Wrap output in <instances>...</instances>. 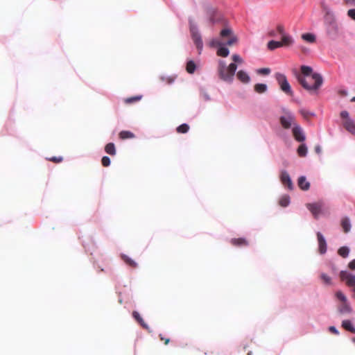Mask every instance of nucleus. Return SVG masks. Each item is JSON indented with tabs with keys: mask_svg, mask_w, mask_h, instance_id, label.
<instances>
[{
	"mask_svg": "<svg viewBox=\"0 0 355 355\" xmlns=\"http://www.w3.org/2000/svg\"><path fill=\"white\" fill-rule=\"evenodd\" d=\"M347 16L355 21V8L354 9H349L348 11H347Z\"/></svg>",
	"mask_w": 355,
	"mask_h": 355,
	"instance_id": "43",
	"label": "nucleus"
},
{
	"mask_svg": "<svg viewBox=\"0 0 355 355\" xmlns=\"http://www.w3.org/2000/svg\"><path fill=\"white\" fill-rule=\"evenodd\" d=\"M279 122L284 129H289L292 126L294 127L295 125H297L295 123V118L293 114L291 112H285L284 114L280 116Z\"/></svg>",
	"mask_w": 355,
	"mask_h": 355,
	"instance_id": "7",
	"label": "nucleus"
},
{
	"mask_svg": "<svg viewBox=\"0 0 355 355\" xmlns=\"http://www.w3.org/2000/svg\"><path fill=\"white\" fill-rule=\"evenodd\" d=\"M258 73L262 75H268L270 73V69L269 68H261L257 71Z\"/></svg>",
	"mask_w": 355,
	"mask_h": 355,
	"instance_id": "41",
	"label": "nucleus"
},
{
	"mask_svg": "<svg viewBox=\"0 0 355 355\" xmlns=\"http://www.w3.org/2000/svg\"><path fill=\"white\" fill-rule=\"evenodd\" d=\"M275 78L282 92H284L285 94L289 96L293 95V92L291 89V85L288 83L287 78L284 74L281 73H275Z\"/></svg>",
	"mask_w": 355,
	"mask_h": 355,
	"instance_id": "3",
	"label": "nucleus"
},
{
	"mask_svg": "<svg viewBox=\"0 0 355 355\" xmlns=\"http://www.w3.org/2000/svg\"><path fill=\"white\" fill-rule=\"evenodd\" d=\"M297 153L300 157H305L307 154V146L306 144H300L297 148Z\"/></svg>",
	"mask_w": 355,
	"mask_h": 355,
	"instance_id": "26",
	"label": "nucleus"
},
{
	"mask_svg": "<svg viewBox=\"0 0 355 355\" xmlns=\"http://www.w3.org/2000/svg\"><path fill=\"white\" fill-rule=\"evenodd\" d=\"M315 151L317 154H320L321 153V148L319 146H316L315 147Z\"/></svg>",
	"mask_w": 355,
	"mask_h": 355,
	"instance_id": "49",
	"label": "nucleus"
},
{
	"mask_svg": "<svg viewBox=\"0 0 355 355\" xmlns=\"http://www.w3.org/2000/svg\"><path fill=\"white\" fill-rule=\"evenodd\" d=\"M277 31L282 36L283 35H285L284 32V27L282 24H279L277 26Z\"/></svg>",
	"mask_w": 355,
	"mask_h": 355,
	"instance_id": "44",
	"label": "nucleus"
},
{
	"mask_svg": "<svg viewBox=\"0 0 355 355\" xmlns=\"http://www.w3.org/2000/svg\"><path fill=\"white\" fill-rule=\"evenodd\" d=\"M340 118L343 120V127L352 135H355V123L349 116L347 111H342L340 112Z\"/></svg>",
	"mask_w": 355,
	"mask_h": 355,
	"instance_id": "5",
	"label": "nucleus"
},
{
	"mask_svg": "<svg viewBox=\"0 0 355 355\" xmlns=\"http://www.w3.org/2000/svg\"><path fill=\"white\" fill-rule=\"evenodd\" d=\"M141 98H142L141 95L135 96H132V97H130V98H126L124 99V102L126 104H131V103H134L139 101L141 99Z\"/></svg>",
	"mask_w": 355,
	"mask_h": 355,
	"instance_id": "31",
	"label": "nucleus"
},
{
	"mask_svg": "<svg viewBox=\"0 0 355 355\" xmlns=\"http://www.w3.org/2000/svg\"><path fill=\"white\" fill-rule=\"evenodd\" d=\"M229 53H230L229 49L227 48H226L225 46H224L223 45H221L220 46H219L217 50V52H216V54L218 56H220V57H223V58L227 57Z\"/></svg>",
	"mask_w": 355,
	"mask_h": 355,
	"instance_id": "23",
	"label": "nucleus"
},
{
	"mask_svg": "<svg viewBox=\"0 0 355 355\" xmlns=\"http://www.w3.org/2000/svg\"><path fill=\"white\" fill-rule=\"evenodd\" d=\"M236 77L241 83L244 84L248 83L250 80L249 75L243 70H240L237 72Z\"/></svg>",
	"mask_w": 355,
	"mask_h": 355,
	"instance_id": "16",
	"label": "nucleus"
},
{
	"mask_svg": "<svg viewBox=\"0 0 355 355\" xmlns=\"http://www.w3.org/2000/svg\"><path fill=\"white\" fill-rule=\"evenodd\" d=\"M105 151L110 155H115L116 148L114 144L113 143H108L105 146Z\"/></svg>",
	"mask_w": 355,
	"mask_h": 355,
	"instance_id": "25",
	"label": "nucleus"
},
{
	"mask_svg": "<svg viewBox=\"0 0 355 355\" xmlns=\"http://www.w3.org/2000/svg\"><path fill=\"white\" fill-rule=\"evenodd\" d=\"M342 327L345 330H347L351 333L355 334V327L352 325L350 320H343L342 322Z\"/></svg>",
	"mask_w": 355,
	"mask_h": 355,
	"instance_id": "20",
	"label": "nucleus"
},
{
	"mask_svg": "<svg viewBox=\"0 0 355 355\" xmlns=\"http://www.w3.org/2000/svg\"><path fill=\"white\" fill-rule=\"evenodd\" d=\"M196 64L192 60H190L187 63L186 69L189 73H193L196 70Z\"/></svg>",
	"mask_w": 355,
	"mask_h": 355,
	"instance_id": "32",
	"label": "nucleus"
},
{
	"mask_svg": "<svg viewBox=\"0 0 355 355\" xmlns=\"http://www.w3.org/2000/svg\"><path fill=\"white\" fill-rule=\"evenodd\" d=\"M159 337L162 341H164L165 345H168L169 343L170 339L168 338H164L162 334H159Z\"/></svg>",
	"mask_w": 355,
	"mask_h": 355,
	"instance_id": "45",
	"label": "nucleus"
},
{
	"mask_svg": "<svg viewBox=\"0 0 355 355\" xmlns=\"http://www.w3.org/2000/svg\"><path fill=\"white\" fill-rule=\"evenodd\" d=\"M132 317L135 319V320L139 323V324L145 329L148 330L149 332L151 331L150 330V328L148 325L144 322L143 318L140 316L139 313L137 311H133L132 312Z\"/></svg>",
	"mask_w": 355,
	"mask_h": 355,
	"instance_id": "15",
	"label": "nucleus"
},
{
	"mask_svg": "<svg viewBox=\"0 0 355 355\" xmlns=\"http://www.w3.org/2000/svg\"><path fill=\"white\" fill-rule=\"evenodd\" d=\"M293 135L295 139L299 142H302L305 140V135L302 128L299 125H295L292 129Z\"/></svg>",
	"mask_w": 355,
	"mask_h": 355,
	"instance_id": "11",
	"label": "nucleus"
},
{
	"mask_svg": "<svg viewBox=\"0 0 355 355\" xmlns=\"http://www.w3.org/2000/svg\"><path fill=\"white\" fill-rule=\"evenodd\" d=\"M341 226L345 233L349 232L351 229V224L348 218H344L341 220Z\"/></svg>",
	"mask_w": 355,
	"mask_h": 355,
	"instance_id": "24",
	"label": "nucleus"
},
{
	"mask_svg": "<svg viewBox=\"0 0 355 355\" xmlns=\"http://www.w3.org/2000/svg\"><path fill=\"white\" fill-rule=\"evenodd\" d=\"M119 137L122 140H125L128 139H133L135 137V135L130 131L123 130L119 132Z\"/></svg>",
	"mask_w": 355,
	"mask_h": 355,
	"instance_id": "19",
	"label": "nucleus"
},
{
	"mask_svg": "<svg viewBox=\"0 0 355 355\" xmlns=\"http://www.w3.org/2000/svg\"><path fill=\"white\" fill-rule=\"evenodd\" d=\"M344 1L346 5L355 6V0H344Z\"/></svg>",
	"mask_w": 355,
	"mask_h": 355,
	"instance_id": "47",
	"label": "nucleus"
},
{
	"mask_svg": "<svg viewBox=\"0 0 355 355\" xmlns=\"http://www.w3.org/2000/svg\"><path fill=\"white\" fill-rule=\"evenodd\" d=\"M329 331L334 334H336V335H338L339 334V332L336 329V328L334 326H331L329 328Z\"/></svg>",
	"mask_w": 355,
	"mask_h": 355,
	"instance_id": "46",
	"label": "nucleus"
},
{
	"mask_svg": "<svg viewBox=\"0 0 355 355\" xmlns=\"http://www.w3.org/2000/svg\"><path fill=\"white\" fill-rule=\"evenodd\" d=\"M301 74L297 76L298 82L310 92H315L322 85V77L317 73H313L311 67L302 65L300 68Z\"/></svg>",
	"mask_w": 355,
	"mask_h": 355,
	"instance_id": "1",
	"label": "nucleus"
},
{
	"mask_svg": "<svg viewBox=\"0 0 355 355\" xmlns=\"http://www.w3.org/2000/svg\"><path fill=\"white\" fill-rule=\"evenodd\" d=\"M237 69L234 63L230 64L227 67L225 61L220 60L218 64V74L219 78L227 83H232Z\"/></svg>",
	"mask_w": 355,
	"mask_h": 355,
	"instance_id": "2",
	"label": "nucleus"
},
{
	"mask_svg": "<svg viewBox=\"0 0 355 355\" xmlns=\"http://www.w3.org/2000/svg\"><path fill=\"white\" fill-rule=\"evenodd\" d=\"M349 249L346 246L340 247L338 250V254L343 258L347 257L349 255Z\"/></svg>",
	"mask_w": 355,
	"mask_h": 355,
	"instance_id": "30",
	"label": "nucleus"
},
{
	"mask_svg": "<svg viewBox=\"0 0 355 355\" xmlns=\"http://www.w3.org/2000/svg\"><path fill=\"white\" fill-rule=\"evenodd\" d=\"M340 278L342 281L345 282V284L349 287H355V275H353L347 271H341L340 272Z\"/></svg>",
	"mask_w": 355,
	"mask_h": 355,
	"instance_id": "9",
	"label": "nucleus"
},
{
	"mask_svg": "<svg viewBox=\"0 0 355 355\" xmlns=\"http://www.w3.org/2000/svg\"><path fill=\"white\" fill-rule=\"evenodd\" d=\"M282 46V44H281L280 41L271 40L268 43V48L270 50H274Z\"/></svg>",
	"mask_w": 355,
	"mask_h": 355,
	"instance_id": "29",
	"label": "nucleus"
},
{
	"mask_svg": "<svg viewBox=\"0 0 355 355\" xmlns=\"http://www.w3.org/2000/svg\"><path fill=\"white\" fill-rule=\"evenodd\" d=\"M290 202V198L288 196H283L279 201V204L282 207H287Z\"/></svg>",
	"mask_w": 355,
	"mask_h": 355,
	"instance_id": "33",
	"label": "nucleus"
},
{
	"mask_svg": "<svg viewBox=\"0 0 355 355\" xmlns=\"http://www.w3.org/2000/svg\"><path fill=\"white\" fill-rule=\"evenodd\" d=\"M230 243L236 247H244L248 245L249 243L245 238L232 239Z\"/></svg>",
	"mask_w": 355,
	"mask_h": 355,
	"instance_id": "14",
	"label": "nucleus"
},
{
	"mask_svg": "<svg viewBox=\"0 0 355 355\" xmlns=\"http://www.w3.org/2000/svg\"><path fill=\"white\" fill-rule=\"evenodd\" d=\"M309 82L310 83L311 85H313V83H314L313 80H309Z\"/></svg>",
	"mask_w": 355,
	"mask_h": 355,
	"instance_id": "51",
	"label": "nucleus"
},
{
	"mask_svg": "<svg viewBox=\"0 0 355 355\" xmlns=\"http://www.w3.org/2000/svg\"><path fill=\"white\" fill-rule=\"evenodd\" d=\"M121 257L122 260L130 267L135 268L137 266V263L128 256L122 254Z\"/></svg>",
	"mask_w": 355,
	"mask_h": 355,
	"instance_id": "22",
	"label": "nucleus"
},
{
	"mask_svg": "<svg viewBox=\"0 0 355 355\" xmlns=\"http://www.w3.org/2000/svg\"><path fill=\"white\" fill-rule=\"evenodd\" d=\"M320 278L324 284L328 285H330L331 284V279L327 275L322 273L320 275Z\"/></svg>",
	"mask_w": 355,
	"mask_h": 355,
	"instance_id": "36",
	"label": "nucleus"
},
{
	"mask_svg": "<svg viewBox=\"0 0 355 355\" xmlns=\"http://www.w3.org/2000/svg\"><path fill=\"white\" fill-rule=\"evenodd\" d=\"M221 45H225L224 43H223L221 41H220L218 39H214L210 42V46H216L219 47Z\"/></svg>",
	"mask_w": 355,
	"mask_h": 355,
	"instance_id": "38",
	"label": "nucleus"
},
{
	"mask_svg": "<svg viewBox=\"0 0 355 355\" xmlns=\"http://www.w3.org/2000/svg\"><path fill=\"white\" fill-rule=\"evenodd\" d=\"M352 341L355 344V336L352 338Z\"/></svg>",
	"mask_w": 355,
	"mask_h": 355,
	"instance_id": "52",
	"label": "nucleus"
},
{
	"mask_svg": "<svg viewBox=\"0 0 355 355\" xmlns=\"http://www.w3.org/2000/svg\"><path fill=\"white\" fill-rule=\"evenodd\" d=\"M220 37L224 41V44L229 46H232L237 42V37L233 34L232 30L230 28L223 29L220 33Z\"/></svg>",
	"mask_w": 355,
	"mask_h": 355,
	"instance_id": "4",
	"label": "nucleus"
},
{
	"mask_svg": "<svg viewBox=\"0 0 355 355\" xmlns=\"http://www.w3.org/2000/svg\"><path fill=\"white\" fill-rule=\"evenodd\" d=\"M206 14L209 19V22L214 24L216 22L223 21V15L218 11V8L213 6H208L206 8Z\"/></svg>",
	"mask_w": 355,
	"mask_h": 355,
	"instance_id": "6",
	"label": "nucleus"
},
{
	"mask_svg": "<svg viewBox=\"0 0 355 355\" xmlns=\"http://www.w3.org/2000/svg\"><path fill=\"white\" fill-rule=\"evenodd\" d=\"M317 238L318 241V248L320 254H323L327 252V243L323 236V235L320 232L317 233Z\"/></svg>",
	"mask_w": 355,
	"mask_h": 355,
	"instance_id": "13",
	"label": "nucleus"
},
{
	"mask_svg": "<svg viewBox=\"0 0 355 355\" xmlns=\"http://www.w3.org/2000/svg\"><path fill=\"white\" fill-rule=\"evenodd\" d=\"M352 101H355V96L352 98Z\"/></svg>",
	"mask_w": 355,
	"mask_h": 355,
	"instance_id": "53",
	"label": "nucleus"
},
{
	"mask_svg": "<svg viewBox=\"0 0 355 355\" xmlns=\"http://www.w3.org/2000/svg\"><path fill=\"white\" fill-rule=\"evenodd\" d=\"M300 114L303 116L304 118L308 119L310 117L314 116L313 112H309V110L302 109L300 110Z\"/></svg>",
	"mask_w": 355,
	"mask_h": 355,
	"instance_id": "35",
	"label": "nucleus"
},
{
	"mask_svg": "<svg viewBox=\"0 0 355 355\" xmlns=\"http://www.w3.org/2000/svg\"><path fill=\"white\" fill-rule=\"evenodd\" d=\"M232 59L234 61V63L236 64V63L241 64L243 62V60L238 54H234L232 56Z\"/></svg>",
	"mask_w": 355,
	"mask_h": 355,
	"instance_id": "37",
	"label": "nucleus"
},
{
	"mask_svg": "<svg viewBox=\"0 0 355 355\" xmlns=\"http://www.w3.org/2000/svg\"><path fill=\"white\" fill-rule=\"evenodd\" d=\"M269 36L270 37H275V31H270L268 33Z\"/></svg>",
	"mask_w": 355,
	"mask_h": 355,
	"instance_id": "50",
	"label": "nucleus"
},
{
	"mask_svg": "<svg viewBox=\"0 0 355 355\" xmlns=\"http://www.w3.org/2000/svg\"><path fill=\"white\" fill-rule=\"evenodd\" d=\"M336 296L341 302L347 301L346 296L340 291L336 293Z\"/></svg>",
	"mask_w": 355,
	"mask_h": 355,
	"instance_id": "40",
	"label": "nucleus"
},
{
	"mask_svg": "<svg viewBox=\"0 0 355 355\" xmlns=\"http://www.w3.org/2000/svg\"><path fill=\"white\" fill-rule=\"evenodd\" d=\"M307 209L311 211L315 218H318L319 215L322 213V203H308L306 205Z\"/></svg>",
	"mask_w": 355,
	"mask_h": 355,
	"instance_id": "10",
	"label": "nucleus"
},
{
	"mask_svg": "<svg viewBox=\"0 0 355 355\" xmlns=\"http://www.w3.org/2000/svg\"><path fill=\"white\" fill-rule=\"evenodd\" d=\"M302 38L309 43H314L315 42V36L312 33H304L302 35Z\"/></svg>",
	"mask_w": 355,
	"mask_h": 355,
	"instance_id": "27",
	"label": "nucleus"
},
{
	"mask_svg": "<svg viewBox=\"0 0 355 355\" xmlns=\"http://www.w3.org/2000/svg\"><path fill=\"white\" fill-rule=\"evenodd\" d=\"M280 42L281 44H282V46H288L293 43L292 37L286 34L282 36V40Z\"/></svg>",
	"mask_w": 355,
	"mask_h": 355,
	"instance_id": "21",
	"label": "nucleus"
},
{
	"mask_svg": "<svg viewBox=\"0 0 355 355\" xmlns=\"http://www.w3.org/2000/svg\"><path fill=\"white\" fill-rule=\"evenodd\" d=\"M49 161L53 162L54 163H60L63 160L62 157H52L48 159Z\"/></svg>",
	"mask_w": 355,
	"mask_h": 355,
	"instance_id": "42",
	"label": "nucleus"
},
{
	"mask_svg": "<svg viewBox=\"0 0 355 355\" xmlns=\"http://www.w3.org/2000/svg\"><path fill=\"white\" fill-rule=\"evenodd\" d=\"M348 266L351 270H355V259H353L352 261H350Z\"/></svg>",
	"mask_w": 355,
	"mask_h": 355,
	"instance_id": "48",
	"label": "nucleus"
},
{
	"mask_svg": "<svg viewBox=\"0 0 355 355\" xmlns=\"http://www.w3.org/2000/svg\"><path fill=\"white\" fill-rule=\"evenodd\" d=\"M254 91L259 94H262L266 92L267 85L263 83H257L254 87Z\"/></svg>",
	"mask_w": 355,
	"mask_h": 355,
	"instance_id": "28",
	"label": "nucleus"
},
{
	"mask_svg": "<svg viewBox=\"0 0 355 355\" xmlns=\"http://www.w3.org/2000/svg\"><path fill=\"white\" fill-rule=\"evenodd\" d=\"M189 130V126L187 123L179 125L176 130L178 133H187Z\"/></svg>",
	"mask_w": 355,
	"mask_h": 355,
	"instance_id": "34",
	"label": "nucleus"
},
{
	"mask_svg": "<svg viewBox=\"0 0 355 355\" xmlns=\"http://www.w3.org/2000/svg\"><path fill=\"white\" fill-rule=\"evenodd\" d=\"M101 164L105 167L109 166L110 164V159L107 156L103 157Z\"/></svg>",
	"mask_w": 355,
	"mask_h": 355,
	"instance_id": "39",
	"label": "nucleus"
},
{
	"mask_svg": "<svg viewBox=\"0 0 355 355\" xmlns=\"http://www.w3.org/2000/svg\"><path fill=\"white\" fill-rule=\"evenodd\" d=\"M282 183L289 189H293V183L289 174L286 171H282L280 174Z\"/></svg>",
	"mask_w": 355,
	"mask_h": 355,
	"instance_id": "12",
	"label": "nucleus"
},
{
	"mask_svg": "<svg viewBox=\"0 0 355 355\" xmlns=\"http://www.w3.org/2000/svg\"><path fill=\"white\" fill-rule=\"evenodd\" d=\"M190 32L191 34L192 40L196 44L199 53H200L201 51L203 48V42L202 40V37L198 31V28L196 25L190 22Z\"/></svg>",
	"mask_w": 355,
	"mask_h": 355,
	"instance_id": "8",
	"label": "nucleus"
},
{
	"mask_svg": "<svg viewBox=\"0 0 355 355\" xmlns=\"http://www.w3.org/2000/svg\"><path fill=\"white\" fill-rule=\"evenodd\" d=\"M298 186L299 187L304 190L307 191L310 187V183L306 181V179L304 176H301L298 178Z\"/></svg>",
	"mask_w": 355,
	"mask_h": 355,
	"instance_id": "18",
	"label": "nucleus"
},
{
	"mask_svg": "<svg viewBox=\"0 0 355 355\" xmlns=\"http://www.w3.org/2000/svg\"><path fill=\"white\" fill-rule=\"evenodd\" d=\"M338 311L341 313H349L352 312V308L347 301L342 302V304L338 308Z\"/></svg>",
	"mask_w": 355,
	"mask_h": 355,
	"instance_id": "17",
	"label": "nucleus"
}]
</instances>
